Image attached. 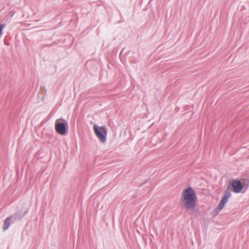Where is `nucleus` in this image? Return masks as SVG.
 <instances>
[{"label":"nucleus","mask_w":249,"mask_h":249,"mask_svg":"<svg viewBox=\"0 0 249 249\" xmlns=\"http://www.w3.org/2000/svg\"><path fill=\"white\" fill-rule=\"evenodd\" d=\"M93 130L99 140L104 142L106 141L107 130L105 126H98L96 124L93 125Z\"/></svg>","instance_id":"obj_3"},{"label":"nucleus","mask_w":249,"mask_h":249,"mask_svg":"<svg viewBox=\"0 0 249 249\" xmlns=\"http://www.w3.org/2000/svg\"><path fill=\"white\" fill-rule=\"evenodd\" d=\"M246 180L243 179L242 181L240 180L234 179L232 181L231 185L234 192L239 193L241 192L243 188V184Z\"/></svg>","instance_id":"obj_4"},{"label":"nucleus","mask_w":249,"mask_h":249,"mask_svg":"<svg viewBox=\"0 0 249 249\" xmlns=\"http://www.w3.org/2000/svg\"><path fill=\"white\" fill-rule=\"evenodd\" d=\"M231 196V194L229 191L227 190L225 192L223 196L219 203V211L222 210L225 204L228 202V199Z\"/></svg>","instance_id":"obj_5"},{"label":"nucleus","mask_w":249,"mask_h":249,"mask_svg":"<svg viewBox=\"0 0 249 249\" xmlns=\"http://www.w3.org/2000/svg\"><path fill=\"white\" fill-rule=\"evenodd\" d=\"M68 125L63 119H57L55 122V130L59 135H65L68 132Z\"/></svg>","instance_id":"obj_2"},{"label":"nucleus","mask_w":249,"mask_h":249,"mask_svg":"<svg viewBox=\"0 0 249 249\" xmlns=\"http://www.w3.org/2000/svg\"><path fill=\"white\" fill-rule=\"evenodd\" d=\"M10 219H11V218L9 217V218H7L5 220L4 224L3 226V229L4 231H5L6 230H7L8 228V227L10 226V223H11Z\"/></svg>","instance_id":"obj_6"},{"label":"nucleus","mask_w":249,"mask_h":249,"mask_svg":"<svg viewBox=\"0 0 249 249\" xmlns=\"http://www.w3.org/2000/svg\"><path fill=\"white\" fill-rule=\"evenodd\" d=\"M3 27H4L3 24H1L0 25V35H1L2 34V31Z\"/></svg>","instance_id":"obj_7"},{"label":"nucleus","mask_w":249,"mask_h":249,"mask_svg":"<svg viewBox=\"0 0 249 249\" xmlns=\"http://www.w3.org/2000/svg\"><path fill=\"white\" fill-rule=\"evenodd\" d=\"M197 197L196 192L192 187L184 189L180 196L182 206L187 210H193L196 206Z\"/></svg>","instance_id":"obj_1"}]
</instances>
